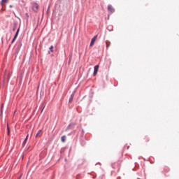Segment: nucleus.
<instances>
[{
	"label": "nucleus",
	"instance_id": "39448f33",
	"mask_svg": "<svg viewBox=\"0 0 179 179\" xmlns=\"http://www.w3.org/2000/svg\"><path fill=\"white\" fill-rule=\"evenodd\" d=\"M73 97H75V91H73V92L71 94V96L69 100V103H72L73 100Z\"/></svg>",
	"mask_w": 179,
	"mask_h": 179
},
{
	"label": "nucleus",
	"instance_id": "aec40b11",
	"mask_svg": "<svg viewBox=\"0 0 179 179\" xmlns=\"http://www.w3.org/2000/svg\"><path fill=\"white\" fill-rule=\"evenodd\" d=\"M22 176H23V174H21L20 176V178L21 179L22 178Z\"/></svg>",
	"mask_w": 179,
	"mask_h": 179
},
{
	"label": "nucleus",
	"instance_id": "a211bd4d",
	"mask_svg": "<svg viewBox=\"0 0 179 179\" xmlns=\"http://www.w3.org/2000/svg\"><path fill=\"white\" fill-rule=\"evenodd\" d=\"M7 129H8V131H9V129H10V128H9V126L7 127Z\"/></svg>",
	"mask_w": 179,
	"mask_h": 179
},
{
	"label": "nucleus",
	"instance_id": "dca6fc26",
	"mask_svg": "<svg viewBox=\"0 0 179 179\" xmlns=\"http://www.w3.org/2000/svg\"><path fill=\"white\" fill-rule=\"evenodd\" d=\"M10 129H8V135H10Z\"/></svg>",
	"mask_w": 179,
	"mask_h": 179
},
{
	"label": "nucleus",
	"instance_id": "6ab92c4d",
	"mask_svg": "<svg viewBox=\"0 0 179 179\" xmlns=\"http://www.w3.org/2000/svg\"><path fill=\"white\" fill-rule=\"evenodd\" d=\"M9 8H13V6L10 5V6H9Z\"/></svg>",
	"mask_w": 179,
	"mask_h": 179
},
{
	"label": "nucleus",
	"instance_id": "f8f14e48",
	"mask_svg": "<svg viewBox=\"0 0 179 179\" xmlns=\"http://www.w3.org/2000/svg\"><path fill=\"white\" fill-rule=\"evenodd\" d=\"M66 139V136H62V138H61L62 142H65Z\"/></svg>",
	"mask_w": 179,
	"mask_h": 179
},
{
	"label": "nucleus",
	"instance_id": "ddd939ff",
	"mask_svg": "<svg viewBox=\"0 0 179 179\" xmlns=\"http://www.w3.org/2000/svg\"><path fill=\"white\" fill-rule=\"evenodd\" d=\"M50 50L51 52H54V46L51 45L50 47Z\"/></svg>",
	"mask_w": 179,
	"mask_h": 179
},
{
	"label": "nucleus",
	"instance_id": "2eb2a0df",
	"mask_svg": "<svg viewBox=\"0 0 179 179\" xmlns=\"http://www.w3.org/2000/svg\"><path fill=\"white\" fill-rule=\"evenodd\" d=\"M15 41H16V38L14 37V38H13L12 41H11L12 44H13Z\"/></svg>",
	"mask_w": 179,
	"mask_h": 179
},
{
	"label": "nucleus",
	"instance_id": "f3484780",
	"mask_svg": "<svg viewBox=\"0 0 179 179\" xmlns=\"http://www.w3.org/2000/svg\"><path fill=\"white\" fill-rule=\"evenodd\" d=\"M71 128V124L68 126L67 129H69Z\"/></svg>",
	"mask_w": 179,
	"mask_h": 179
},
{
	"label": "nucleus",
	"instance_id": "7ed1b4c3",
	"mask_svg": "<svg viewBox=\"0 0 179 179\" xmlns=\"http://www.w3.org/2000/svg\"><path fill=\"white\" fill-rule=\"evenodd\" d=\"M32 9L34 12H38V4L37 3H34L32 6Z\"/></svg>",
	"mask_w": 179,
	"mask_h": 179
},
{
	"label": "nucleus",
	"instance_id": "423d86ee",
	"mask_svg": "<svg viewBox=\"0 0 179 179\" xmlns=\"http://www.w3.org/2000/svg\"><path fill=\"white\" fill-rule=\"evenodd\" d=\"M97 39V36H95L94 38H92L91 40V43H90V47H92V45H93V44H94V41H96V40Z\"/></svg>",
	"mask_w": 179,
	"mask_h": 179
},
{
	"label": "nucleus",
	"instance_id": "9d476101",
	"mask_svg": "<svg viewBox=\"0 0 179 179\" xmlns=\"http://www.w3.org/2000/svg\"><path fill=\"white\" fill-rule=\"evenodd\" d=\"M29 138V135H27L25 138V139L24 140L22 145H26V143L27 142V138Z\"/></svg>",
	"mask_w": 179,
	"mask_h": 179
},
{
	"label": "nucleus",
	"instance_id": "9b49d317",
	"mask_svg": "<svg viewBox=\"0 0 179 179\" xmlns=\"http://www.w3.org/2000/svg\"><path fill=\"white\" fill-rule=\"evenodd\" d=\"M8 0H1V5H3V3H8Z\"/></svg>",
	"mask_w": 179,
	"mask_h": 179
},
{
	"label": "nucleus",
	"instance_id": "6e6552de",
	"mask_svg": "<svg viewBox=\"0 0 179 179\" xmlns=\"http://www.w3.org/2000/svg\"><path fill=\"white\" fill-rule=\"evenodd\" d=\"M17 28V22H14L13 27V31H15Z\"/></svg>",
	"mask_w": 179,
	"mask_h": 179
},
{
	"label": "nucleus",
	"instance_id": "f257e3e1",
	"mask_svg": "<svg viewBox=\"0 0 179 179\" xmlns=\"http://www.w3.org/2000/svg\"><path fill=\"white\" fill-rule=\"evenodd\" d=\"M20 48H22V40H20L17 43L16 52H19L20 51Z\"/></svg>",
	"mask_w": 179,
	"mask_h": 179
},
{
	"label": "nucleus",
	"instance_id": "f03ea898",
	"mask_svg": "<svg viewBox=\"0 0 179 179\" xmlns=\"http://www.w3.org/2000/svg\"><path fill=\"white\" fill-rule=\"evenodd\" d=\"M108 10L110 12V13H114V12H115V10L114 8H113V6L110 4L108 6Z\"/></svg>",
	"mask_w": 179,
	"mask_h": 179
},
{
	"label": "nucleus",
	"instance_id": "412c9836",
	"mask_svg": "<svg viewBox=\"0 0 179 179\" xmlns=\"http://www.w3.org/2000/svg\"><path fill=\"white\" fill-rule=\"evenodd\" d=\"M44 110V107L43 108L42 110H41V113H43V110Z\"/></svg>",
	"mask_w": 179,
	"mask_h": 179
},
{
	"label": "nucleus",
	"instance_id": "0eeeda50",
	"mask_svg": "<svg viewBox=\"0 0 179 179\" xmlns=\"http://www.w3.org/2000/svg\"><path fill=\"white\" fill-rule=\"evenodd\" d=\"M20 31V27H19L17 29V31L14 36V38H17V36H19V32Z\"/></svg>",
	"mask_w": 179,
	"mask_h": 179
},
{
	"label": "nucleus",
	"instance_id": "1a4fd4ad",
	"mask_svg": "<svg viewBox=\"0 0 179 179\" xmlns=\"http://www.w3.org/2000/svg\"><path fill=\"white\" fill-rule=\"evenodd\" d=\"M41 134V130H38L37 134H36L35 137L38 138Z\"/></svg>",
	"mask_w": 179,
	"mask_h": 179
},
{
	"label": "nucleus",
	"instance_id": "4468645a",
	"mask_svg": "<svg viewBox=\"0 0 179 179\" xmlns=\"http://www.w3.org/2000/svg\"><path fill=\"white\" fill-rule=\"evenodd\" d=\"M3 111V104L1 105V114H2Z\"/></svg>",
	"mask_w": 179,
	"mask_h": 179
},
{
	"label": "nucleus",
	"instance_id": "20e7f679",
	"mask_svg": "<svg viewBox=\"0 0 179 179\" xmlns=\"http://www.w3.org/2000/svg\"><path fill=\"white\" fill-rule=\"evenodd\" d=\"M97 72H99V65H96L94 67V76H96L97 75Z\"/></svg>",
	"mask_w": 179,
	"mask_h": 179
}]
</instances>
